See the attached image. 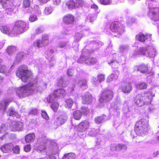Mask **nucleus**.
<instances>
[{
    "instance_id": "nucleus-1",
    "label": "nucleus",
    "mask_w": 159,
    "mask_h": 159,
    "mask_svg": "<svg viewBox=\"0 0 159 159\" xmlns=\"http://www.w3.org/2000/svg\"><path fill=\"white\" fill-rule=\"evenodd\" d=\"M47 88V84L42 82H30L27 85H24L19 88L16 93L20 98L25 97L30 95L33 91L41 92L43 90Z\"/></svg>"
},
{
    "instance_id": "nucleus-2",
    "label": "nucleus",
    "mask_w": 159,
    "mask_h": 159,
    "mask_svg": "<svg viewBox=\"0 0 159 159\" xmlns=\"http://www.w3.org/2000/svg\"><path fill=\"white\" fill-rule=\"evenodd\" d=\"M38 141L39 145L38 147V151L39 152H41L45 149L52 151L57 150L58 149V147L56 143L50 139H49L44 135H40Z\"/></svg>"
},
{
    "instance_id": "nucleus-3",
    "label": "nucleus",
    "mask_w": 159,
    "mask_h": 159,
    "mask_svg": "<svg viewBox=\"0 0 159 159\" xmlns=\"http://www.w3.org/2000/svg\"><path fill=\"white\" fill-rule=\"evenodd\" d=\"M151 91H148L145 93H142L137 95L135 98L136 104L139 106H142L143 104H150L152 100V98L154 97Z\"/></svg>"
},
{
    "instance_id": "nucleus-4",
    "label": "nucleus",
    "mask_w": 159,
    "mask_h": 159,
    "mask_svg": "<svg viewBox=\"0 0 159 159\" xmlns=\"http://www.w3.org/2000/svg\"><path fill=\"white\" fill-rule=\"evenodd\" d=\"M25 55V53L23 52H20L17 54L13 62V64L11 66L9 70L8 66L3 64V60L0 57V73H6L7 75H9L13 65L20 62Z\"/></svg>"
},
{
    "instance_id": "nucleus-5",
    "label": "nucleus",
    "mask_w": 159,
    "mask_h": 159,
    "mask_svg": "<svg viewBox=\"0 0 159 159\" xmlns=\"http://www.w3.org/2000/svg\"><path fill=\"white\" fill-rule=\"evenodd\" d=\"M16 76L20 78L24 82H28L33 77L31 72L28 70L26 65L20 66L16 71Z\"/></svg>"
},
{
    "instance_id": "nucleus-6",
    "label": "nucleus",
    "mask_w": 159,
    "mask_h": 159,
    "mask_svg": "<svg viewBox=\"0 0 159 159\" xmlns=\"http://www.w3.org/2000/svg\"><path fill=\"white\" fill-rule=\"evenodd\" d=\"M124 30L123 25L118 22L111 23L110 26H107V28L104 30L105 31H106L108 35L112 34V32L118 34H121L123 32Z\"/></svg>"
},
{
    "instance_id": "nucleus-7",
    "label": "nucleus",
    "mask_w": 159,
    "mask_h": 159,
    "mask_svg": "<svg viewBox=\"0 0 159 159\" xmlns=\"http://www.w3.org/2000/svg\"><path fill=\"white\" fill-rule=\"evenodd\" d=\"M156 0H147L146 4H148L149 8V13L148 14L151 19L154 21L159 20V8L158 7H151V4Z\"/></svg>"
},
{
    "instance_id": "nucleus-8",
    "label": "nucleus",
    "mask_w": 159,
    "mask_h": 159,
    "mask_svg": "<svg viewBox=\"0 0 159 159\" xmlns=\"http://www.w3.org/2000/svg\"><path fill=\"white\" fill-rule=\"evenodd\" d=\"M29 27L28 24L25 22L18 21L16 23L13 29V32L17 35V34H22L27 30Z\"/></svg>"
},
{
    "instance_id": "nucleus-9",
    "label": "nucleus",
    "mask_w": 159,
    "mask_h": 159,
    "mask_svg": "<svg viewBox=\"0 0 159 159\" xmlns=\"http://www.w3.org/2000/svg\"><path fill=\"white\" fill-rule=\"evenodd\" d=\"M48 43V37L47 35L42 37V40L37 39L34 41L33 46L36 48H40L47 45Z\"/></svg>"
},
{
    "instance_id": "nucleus-10",
    "label": "nucleus",
    "mask_w": 159,
    "mask_h": 159,
    "mask_svg": "<svg viewBox=\"0 0 159 159\" xmlns=\"http://www.w3.org/2000/svg\"><path fill=\"white\" fill-rule=\"evenodd\" d=\"M113 97V93L111 90H104L99 99L100 102H105L109 101Z\"/></svg>"
},
{
    "instance_id": "nucleus-11",
    "label": "nucleus",
    "mask_w": 159,
    "mask_h": 159,
    "mask_svg": "<svg viewBox=\"0 0 159 159\" xmlns=\"http://www.w3.org/2000/svg\"><path fill=\"white\" fill-rule=\"evenodd\" d=\"M9 129L12 131H21L23 128V124L20 121H14L9 125Z\"/></svg>"
},
{
    "instance_id": "nucleus-12",
    "label": "nucleus",
    "mask_w": 159,
    "mask_h": 159,
    "mask_svg": "<svg viewBox=\"0 0 159 159\" xmlns=\"http://www.w3.org/2000/svg\"><path fill=\"white\" fill-rule=\"evenodd\" d=\"M86 48L83 49L82 55L78 60V62L79 63H85L86 64V60L87 59L88 57L90 55V52L89 50L87 49Z\"/></svg>"
},
{
    "instance_id": "nucleus-13",
    "label": "nucleus",
    "mask_w": 159,
    "mask_h": 159,
    "mask_svg": "<svg viewBox=\"0 0 159 159\" xmlns=\"http://www.w3.org/2000/svg\"><path fill=\"white\" fill-rule=\"evenodd\" d=\"M117 55V54L116 53L114 55L113 57H115L116 59L115 60H112L110 62H108V63L112 66V68H114V69L118 68L119 64L118 62L119 63H120L122 64H124V63L122 62V60L120 59V57H118V58H117L116 57Z\"/></svg>"
},
{
    "instance_id": "nucleus-14",
    "label": "nucleus",
    "mask_w": 159,
    "mask_h": 159,
    "mask_svg": "<svg viewBox=\"0 0 159 159\" xmlns=\"http://www.w3.org/2000/svg\"><path fill=\"white\" fill-rule=\"evenodd\" d=\"M89 123L87 121H82L78 126L77 130L79 132H83L87 130L89 127Z\"/></svg>"
},
{
    "instance_id": "nucleus-15",
    "label": "nucleus",
    "mask_w": 159,
    "mask_h": 159,
    "mask_svg": "<svg viewBox=\"0 0 159 159\" xmlns=\"http://www.w3.org/2000/svg\"><path fill=\"white\" fill-rule=\"evenodd\" d=\"M0 30L3 33L8 34L11 37L16 36V35L13 32L10 28L6 25H1L0 27Z\"/></svg>"
},
{
    "instance_id": "nucleus-16",
    "label": "nucleus",
    "mask_w": 159,
    "mask_h": 159,
    "mask_svg": "<svg viewBox=\"0 0 159 159\" xmlns=\"http://www.w3.org/2000/svg\"><path fill=\"white\" fill-rule=\"evenodd\" d=\"M1 3L2 7L6 9V11L8 9L12 10L13 6L11 0H1Z\"/></svg>"
},
{
    "instance_id": "nucleus-17",
    "label": "nucleus",
    "mask_w": 159,
    "mask_h": 159,
    "mask_svg": "<svg viewBox=\"0 0 159 159\" xmlns=\"http://www.w3.org/2000/svg\"><path fill=\"white\" fill-rule=\"evenodd\" d=\"M67 119V116L66 115H61L56 119L54 124L57 126H59L64 123Z\"/></svg>"
},
{
    "instance_id": "nucleus-18",
    "label": "nucleus",
    "mask_w": 159,
    "mask_h": 159,
    "mask_svg": "<svg viewBox=\"0 0 159 159\" xmlns=\"http://www.w3.org/2000/svg\"><path fill=\"white\" fill-rule=\"evenodd\" d=\"M148 128H146V126H144L143 127L139 128L138 126H135V131L136 134L139 136H143L147 133Z\"/></svg>"
},
{
    "instance_id": "nucleus-19",
    "label": "nucleus",
    "mask_w": 159,
    "mask_h": 159,
    "mask_svg": "<svg viewBox=\"0 0 159 159\" xmlns=\"http://www.w3.org/2000/svg\"><path fill=\"white\" fill-rule=\"evenodd\" d=\"M64 22L67 24H71L74 21V17L71 14H67L65 15L63 17Z\"/></svg>"
},
{
    "instance_id": "nucleus-20",
    "label": "nucleus",
    "mask_w": 159,
    "mask_h": 159,
    "mask_svg": "<svg viewBox=\"0 0 159 159\" xmlns=\"http://www.w3.org/2000/svg\"><path fill=\"white\" fill-rule=\"evenodd\" d=\"M83 103L89 104L92 102V96L89 92H87L82 96Z\"/></svg>"
},
{
    "instance_id": "nucleus-21",
    "label": "nucleus",
    "mask_w": 159,
    "mask_h": 159,
    "mask_svg": "<svg viewBox=\"0 0 159 159\" xmlns=\"http://www.w3.org/2000/svg\"><path fill=\"white\" fill-rule=\"evenodd\" d=\"M13 148V144L9 143L3 145L1 148V150L4 153H7L11 151Z\"/></svg>"
},
{
    "instance_id": "nucleus-22",
    "label": "nucleus",
    "mask_w": 159,
    "mask_h": 159,
    "mask_svg": "<svg viewBox=\"0 0 159 159\" xmlns=\"http://www.w3.org/2000/svg\"><path fill=\"white\" fill-rule=\"evenodd\" d=\"M146 50L147 51V56L150 57H153L156 55V50L152 46H148Z\"/></svg>"
},
{
    "instance_id": "nucleus-23",
    "label": "nucleus",
    "mask_w": 159,
    "mask_h": 159,
    "mask_svg": "<svg viewBox=\"0 0 159 159\" xmlns=\"http://www.w3.org/2000/svg\"><path fill=\"white\" fill-rule=\"evenodd\" d=\"M151 34H144L142 33H140L136 36V39L140 42H143L146 39H151Z\"/></svg>"
},
{
    "instance_id": "nucleus-24",
    "label": "nucleus",
    "mask_w": 159,
    "mask_h": 159,
    "mask_svg": "<svg viewBox=\"0 0 159 159\" xmlns=\"http://www.w3.org/2000/svg\"><path fill=\"white\" fill-rule=\"evenodd\" d=\"M12 99L13 98L11 97L8 99H5L2 101L0 103V110L2 109L5 111L7 109L6 107L9 105Z\"/></svg>"
},
{
    "instance_id": "nucleus-25",
    "label": "nucleus",
    "mask_w": 159,
    "mask_h": 159,
    "mask_svg": "<svg viewBox=\"0 0 159 159\" xmlns=\"http://www.w3.org/2000/svg\"><path fill=\"white\" fill-rule=\"evenodd\" d=\"M132 86L130 83H125L122 86V90L125 93H129L131 91Z\"/></svg>"
},
{
    "instance_id": "nucleus-26",
    "label": "nucleus",
    "mask_w": 159,
    "mask_h": 159,
    "mask_svg": "<svg viewBox=\"0 0 159 159\" xmlns=\"http://www.w3.org/2000/svg\"><path fill=\"white\" fill-rule=\"evenodd\" d=\"M54 93L56 98H62L65 95L66 92L64 89H60L54 91Z\"/></svg>"
},
{
    "instance_id": "nucleus-27",
    "label": "nucleus",
    "mask_w": 159,
    "mask_h": 159,
    "mask_svg": "<svg viewBox=\"0 0 159 159\" xmlns=\"http://www.w3.org/2000/svg\"><path fill=\"white\" fill-rule=\"evenodd\" d=\"M147 48V46L145 47L139 48L138 51H135L134 55L135 56L143 55L146 56L147 51L146 49Z\"/></svg>"
},
{
    "instance_id": "nucleus-28",
    "label": "nucleus",
    "mask_w": 159,
    "mask_h": 159,
    "mask_svg": "<svg viewBox=\"0 0 159 159\" xmlns=\"http://www.w3.org/2000/svg\"><path fill=\"white\" fill-rule=\"evenodd\" d=\"M148 123L146 120L144 119H142L140 120L139 121L137 122L135 125V126H138L139 128L143 127V126H146V128H148Z\"/></svg>"
},
{
    "instance_id": "nucleus-29",
    "label": "nucleus",
    "mask_w": 159,
    "mask_h": 159,
    "mask_svg": "<svg viewBox=\"0 0 159 159\" xmlns=\"http://www.w3.org/2000/svg\"><path fill=\"white\" fill-rule=\"evenodd\" d=\"M119 52L122 55L125 54L129 49V46L127 45H122L119 46Z\"/></svg>"
},
{
    "instance_id": "nucleus-30",
    "label": "nucleus",
    "mask_w": 159,
    "mask_h": 159,
    "mask_svg": "<svg viewBox=\"0 0 159 159\" xmlns=\"http://www.w3.org/2000/svg\"><path fill=\"white\" fill-rule=\"evenodd\" d=\"M7 114L8 116L16 117L17 118H18L20 116V115L18 113L15 111L14 109L12 108H10L8 110Z\"/></svg>"
},
{
    "instance_id": "nucleus-31",
    "label": "nucleus",
    "mask_w": 159,
    "mask_h": 159,
    "mask_svg": "<svg viewBox=\"0 0 159 159\" xmlns=\"http://www.w3.org/2000/svg\"><path fill=\"white\" fill-rule=\"evenodd\" d=\"M78 84L79 86L83 90L85 89L88 88L87 81L84 79L80 80Z\"/></svg>"
},
{
    "instance_id": "nucleus-32",
    "label": "nucleus",
    "mask_w": 159,
    "mask_h": 159,
    "mask_svg": "<svg viewBox=\"0 0 159 159\" xmlns=\"http://www.w3.org/2000/svg\"><path fill=\"white\" fill-rule=\"evenodd\" d=\"M35 139V135L34 133H32L27 135L25 138V140L27 143H30L33 142Z\"/></svg>"
},
{
    "instance_id": "nucleus-33",
    "label": "nucleus",
    "mask_w": 159,
    "mask_h": 159,
    "mask_svg": "<svg viewBox=\"0 0 159 159\" xmlns=\"http://www.w3.org/2000/svg\"><path fill=\"white\" fill-rule=\"evenodd\" d=\"M7 51L9 56H12L16 53L17 48L15 46H10L7 48Z\"/></svg>"
},
{
    "instance_id": "nucleus-34",
    "label": "nucleus",
    "mask_w": 159,
    "mask_h": 159,
    "mask_svg": "<svg viewBox=\"0 0 159 159\" xmlns=\"http://www.w3.org/2000/svg\"><path fill=\"white\" fill-rule=\"evenodd\" d=\"M76 83V81L75 80H74L73 81V84L72 87H69L67 89V91L69 94L70 95H74L76 93L75 91L74 90V88L75 87L76 85L75 83Z\"/></svg>"
},
{
    "instance_id": "nucleus-35",
    "label": "nucleus",
    "mask_w": 159,
    "mask_h": 159,
    "mask_svg": "<svg viewBox=\"0 0 159 159\" xmlns=\"http://www.w3.org/2000/svg\"><path fill=\"white\" fill-rule=\"evenodd\" d=\"M69 10H72L76 7L75 2L73 0H70L65 5Z\"/></svg>"
},
{
    "instance_id": "nucleus-36",
    "label": "nucleus",
    "mask_w": 159,
    "mask_h": 159,
    "mask_svg": "<svg viewBox=\"0 0 159 159\" xmlns=\"http://www.w3.org/2000/svg\"><path fill=\"white\" fill-rule=\"evenodd\" d=\"M106 117L105 115L97 117L95 118V121L96 123L100 124L105 121L106 120Z\"/></svg>"
},
{
    "instance_id": "nucleus-37",
    "label": "nucleus",
    "mask_w": 159,
    "mask_h": 159,
    "mask_svg": "<svg viewBox=\"0 0 159 159\" xmlns=\"http://www.w3.org/2000/svg\"><path fill=\"white\" fill-rule=\"evenodd\" d=\"M137 70L143 73H145L147 72L148 67L145 65H142L137 67Z\"/></svg>"
},
{
    "instance_id": "nucleus-38",
    "label": "nucleus",
    "mask_w": 159,
    "mask_h": 159,
    "mask_svg": "<svg viewBox=\"0 0 159 159\" xmlns=\"http://www.w3.org/2000/svg\"><path fill=\"white\" fill-rule=\"evenodd\" d=\"M83 34L82 32L76 33L74 37V41L75 42H79L83 36Z\"/></svg>"
},
{
    "instance_id": "nucleus-39",
    "label": "nucleus",
    "mask_w": 159,
    "mask_h": 159,
    "mask_svg": "<svg viewBox=\"0 0 159 159\" xmlns=\"http://www.w3.org/2000/svg\"><path fill=\"white\" fill-rule=\"evenodd\" d=\"M86 64L87 65H91L95 64L97 61V60L94 58L89 56L86 60Z\"/></svg>"
},
{
    "instance_id": "nucleus-40",
    "label": "nucleus",
    "mask_w": 159,
    "mask_h": 159,
    "mask_svg": "<svg viewBox=\"0 0 159 159\" xmlns=\"http://www.w3.org/2000/svg\"><path fill=\"white\" fill-rule=\"evenodd\" d=\"M82 113L79 110L75 111L73 114V117L75 120H79L81 118Z\"/></svg>"
},
{
    "instance_id": "nucleus-41",
    "label": "nucleus",
    "mask_w": 159,
    "mask_h": 159,
    "mask_svg": "<svg viewBox=\"0 0 159 159\" xmlns=\"http://www.w3.org/2000/svg\"><path fill=\"white\" fill-rule=\"evenodd\" d=\"M69 41H62L59 42L57 46L58 47L61 48H65L69 46Z\"/></svg>"
},
{
    "instance_id": "nucleus-42",
    "label": "nucleus",
    "mask_w": 159,
    "mask_h": 159,
    "mask_svg": "<svg viewBox=\"0 0 159 159\" xmlns=\"http://www.w3.org/2000/svg\"><path fill=\"white\" fill-rule=\"evenodd\" d=\"M65 102L66 104H65V106L66 107L68 108H71L74 103V102L73 100L70 98L66 100Z\"/></svg>"
},
{
    "instance_id": "nucleus-43",
    "label": "nucleus",
    "mask_w": 159,
    "mask_h": 159,
    "mask_svg": "<svg viewBox=\"0 0 159 159\" xmlns=\"http://www.w3.org/2000/svg\"><path fill=\"white\" fill-rule=\"evenodd\" d=\"M75 157L74 153H70L65 154L63 157V159H74Z\"/></svg>"
},
{
    "instance_id": "nucleus-44",
    "label": "nucleus",
    "mask_w": 159,
    "mask_h": 159,
    "mask_svg": "<svg viewBox=\"0 0 159 159\" xmlns=\"http://www.w3.org/2000/svg\"><path fill=\"white\" fill-rule=\"evenodd\" d=\"M42 59H39L36 60H34L32 61V63L34 64L36 66H37L38 68H40L41 66V65L43 64V62H42Z\"/></svg>"
},
{
    "instance_id": "nucleus-45",
    "label": "nucleus",
    "mask_w": 159,
    "mask_h": 159,
    "mask_svg": "<svg viewBox=\"0 0 159 159\" xmlns=\"http://www.w3.org/2000/svg\"><path fill=\"white\" fill-rule=\"evenodd\" d=\"M8 129V125L5 124H2L0 126V133H4Z\"/></svg>"
},
{
    "instance_id": "nucleus-46",
    "label": "nucleus",
    "mask_w": 159,
    "mask_h": 159,
    "mask_svg": "<svg viewBox=\"0 0 159 159\" xmlns=\"http://www.w3.org/2000/svg\"><path fill=\"white\" fill-rule=\"evenodd\" d=\"M117 78L118 76L116 74H112L108 77L107 81L110 82L113 80L117 79Z\"/></svg>"
},
{
    "instance_id": "nucleus-47",
    "label": "nucleus",
    "mask_w": 159,
    "mask_h": 159,
    "mask_svg": "<svg viewBox=\"0 0 159 159\" xmlns=\"http://www.w3.org/2000/svg\"><path fill=\"white\" fill-rule=\"evenodd\" d=\"M53 10L50 6H48L45 7L44 13L46 15H48L52 13Z\"/></svg>"
},
{
    "instance_id": "nucleus-48",
    "label": "nucleus",
    "mask_w": 159,
    "mask_h": 159,
    "mask_svg": "<svg viewBox=\"0 0 159 159\" xmlns=\"http://www.w3.org/2000/svg\"><path fill=\"white\" fill-rule=\"evenodd\" d=\"M54 93H52L48 96L47 98V101L48 102H52L56 98Z\"/></svg>"
},
{
    "instance_id": "nucleus-49",
    "label": "nucleus",
    "mask_w": 159,
    "mask_h": 159,
    "mask_svg": "<svg viewBox=\"0 0 159 159\" xmlns=\"http://www.w3.org/2000/svg\"><path fill=\"white\" fill-rule=\"evenodd\" d=\"M147 87V85L144 82H142L139 83L136 85V87L138 89H146Z\"/></svg>"
},
{
    "instance_id": "nucleus-50",
    "label": "nucleus",
    "mask_w": 159,
    "mask_h": 159,
    "mask_svg": "<svg viewBox=\"0 0 159 159\" xmlns=\"http://www.w3.org/2000/svg\"><path fill=\"white\" fill-rule=\"evenodd\" d=\"M67 85L66 82L64 81L63 79L62 78H61L59 80L58 83V85L64 87H66Z\"/></svg>"
},
{
    "instance_id": "nucleus-51",
    "label": "nucleus",
    "mask_w": 159,
    "mask_h": 159,
    "mask_svg": "<svg viewBox=\"0 0 159 159\" xmlns=\"http://www.w3.org/2000/svg\"><path fill=\"white\" fill-rule=\"evenodd\" d=\"M31 0H24L23 2V6L25 8H27L30 7Z\"/></svg>"
},
{
    "instance_id": "nucleus-52",
    "label": "nucleus",
    "mask_w": 159,
    "mask_h": 159,
    "mask_svg": "<svg viewBox=\"0 0 159 159\" xmlns=\"http://www.w3.org/2000/svg\"><path fill=\"white\" fill-rule=\"evenodd\" d=\"M127 148L125 145L123 144H117V151H120L121 150H126Z\"/></svg>"
},
{
    "instance_id": "nucleus-53",
    "label": "nucleus",
    "mask_w": 159,
    "mask_h": 159,
    "mask_svg": "<svg viewBox=\"0 0 159 159\" xmlns=\"http://www.w3.org/2000/svg\"><path fill=\"white\" fill-rule=\"evenodd\" d=\"M99 129L95 130L93 129L92 131H90L89 132V134L91 136H93L96 135V134L99 133Z\"/></svg>"
},
{
    "instance_id": "nucleus-54",
    "label": "nucleus",
    "mask_w": 159,
    "mask_h": 159,
    "mask_svg": "<svg viewBox=\"0 0 159 159\" xmlns=\"http://www.w3.org/2000/svg\"><path fill=\"white\" fill-rule=\"evenodd\" d=\"M91 9L95 11L94 14L97 15L99 13L100 11L98 10V7L96 5L94 4L91 5Z\"/></svg>"
},
{
    "instance_id": "nucleus-55",
    "label": "nucleus",
    "mask_w": 159,
    "mask_h": 159,
    "mask_svg": "<svg viewBox=\"0 0 159 159\" xmlns=\"http://www.w3.org/2000/svg\"><path fill=\"white\" fill-rule=\"evenodd\" d=\"M59 105L58 103L54 102L51 105V107L54 112H56L58 109Z\"/></svg>"
},
{
    "instance_id": "nucleus-56",
    "label": "nucleus",
    "mask_w": 159,
    "mask_h": 159,
    "mask_svg": "<svg viewBox=\"0 0 159 159\" xmlns=\"http://www.w3.org/2000/svg\"><path fill=\"white\" fill-rule=\"evenodd\" d=\"M75 2L76 7H81L83 4V2L82 0H73Z\"/></svg>"
},
{
    "instance_id": "nucleus-57",
    "label": "nucleus",
    "mask_w": 159,
    "mask_h": 159,
    "mask_svg": "<svg viewBox=\"0 0 159 159\" xmlns=\"http://www.w3.org/2000/svg\"><path fill=\"white\" fill-rule=\"evenodd\" d=\"M99 2L104 5H110L111 3V0H99Z\"/></svg>"
},
{
    "instance_id": "nucleus-58",
    "label": "nucleus",
    "mask_w": 159,
    "mask_h": 159,
    "mask_svg": "<svg viewBox=\"0 0 159 159\" xmlns=\"http://www.w3.org/2000/svg\"><path fill=\"white\" fill-rule=\"evenodd\" d=\"M96 14L93 15L92 14H90L88 16V19L89 20L90 22H92L93 21L95 20H96L97 18V16Z\"/></svg>"
},
{
    "instance_id": "nucleus-59",
    "label": "nucleus",
    "mask_w": 159,
    "mask_h": 159,
    "mask_svg": "<svg viewBox=\"0 0 159 159\" xmlns=\"http://www.w3.org/2000/svg\"><path fill=\"white\" fill-rule=\"evenodd\" d=\"M97 78L99 82H101L105 80V76L104 75L100 74L97 76Z\"/></svg>"
},
{
    "instance_id": "nucleus-60",
    "label": "nucleus",
    "mask_w": 159,
    "mask_h": 159,
    "mask_svg": "<svg viewBox=\"0 0 159 159\" xmlns=\"http://www.w3.org/2000/svg\"><path fill=\"white\" fill-rule=\"evenodd\" d=\"M29 20L31 22H34L38 20V18L36 15H31L29 17Z\"/></svg>"
},
{
    "instance_id": "nucleus-61",
    "label": "nucleus",
    "mask_w": 159,
    "mask_h": 159,
    "mask_svg": "<svg viewBox=\"0 0 159 159\" xmlns=\"http://www.w3.org/2000/svg\"><path fill=\"white\" fill-rule=\"evenodd\" d=\"M44 31V30L42 27H39L37 28L36 30L34 32V33L36 34H37L42 33Z\"/></svg>"
},
{
    "instance_id": "nucleus-62",
    "label": "nucleus",
    "mask_w": 159,
    "mask_h": 159,
    "mask_svg": "<svg viewBox=\"0 0 159 159\" xmlns=\"http://www.w3.org/2000/svg\"><path fill=\"white\" fill-rule=\"evenodd\" d=\"M41 116L43 118L45 119L46 120H48L49 119V116L45 111H42Z\"/></svg>"
},
{
    "instance_id": "nucleus-63",
    "label": "nucleus",
    "mask_w": 159,
    "mask_h": 159,
    "mask_svg": "<svg viewBox=\"0 0 159 159\" xmlns=\"http://www.w3.org/2000/svg\"><path fill=\"white\" fill-rule=\"evenodd\" d=\"M81 110L83 112L85 115L89 113V110L87 107H82L81 108Z\"/></svg>"
},
{
    "instance_id": "nucleus-64",
    "label": "nucleus",
    "mask_w": 159,
    "mask_h": 159,
    "mask_svg": "<svg viewBox=\"0 0 159 159\" xmlns=\"http://www.w3.org/2000/svg\"><path fill=\"white\" fill-rule=\"evenodd\" d=\"M91 82L94 85L97 86L99 84V82L98 80V81L95 77H93L92 78Z\"/></svg>"
}]
</instances>
